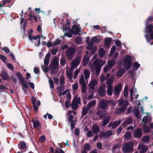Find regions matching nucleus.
Wrapping results in <instances>:
<instances>
[{
	"label": "nucleus",
	"instance_id": "nucleus-1",
	"mask_svg": "<svg viewBox=\"0 0 153 153\" xmlns=\"http://www.w3.org/2000/svg\"><path fill=\"white\" fill-rule=\"evenodd\" d=\"M134 143L132 141L125 143L122 147L123 152L124 153L129 152L133 149Z\"/></svg>",
	"mask_w": 153,
	"mask_h": 153
},
{
	"label": "nucleus",
	"instance_id": "nucleus-2",
	"mask_svg": "<svg viewBox=\"0 0 153 153\" xmlns=\"http://www.w3.org/2000/svg\"><path fill=\"white\" fill-rule=\"evenodd\" d=\"M111 103L112 101L111 100L102 99L99 102V108L101 110H105L107 108L108 105Z\"/></svg>",
	"mask_w": 153,
	"mask_h": 153
},
{
	"label": "nucleus",
	"instance_id": "nucleus-3",
	"mask_svg": "<svg viewBox=\"0 0 153 153\" xmlns=\"http://www.w3.org/2000/svg\"><path fill=\"white\" fill-rule=\"evenodd\" d=\"M75 51V49L74 48H69L65 51V54L67 57L70 60L72 59L74 57Z\"/></svg>",
	"mask_w": 153,
	"mask_h": 153
},
{
	"label": "nucleus",
	"instance_id": "nucleus-4",
	"mask_svg": "<svg viewBox=\"0 0 153 153\" xmlns=\"http://www.w3.org/2000/svg\"><path fill=\"white\" fill-rule=\"evenodd\" d=\"M106 86L104 84H102L99 87L98 91V93L101 97L105 96L106 94L105 90Z\"/></svg>",
	"mask_w": 153,
	"mask_h": 153
},
{
	"label": "nucleus",
	"instance_id": "nucleus-5",
	"mask_svg": "<svg viewBox=\"0 0 153 153\" xmlns=\"http://www.w3.org/2000/svg\"><path fill=\"white\" fill-rule=\"evenodd\" d=\"M133 134L134 138H140L143 135L141 129L140 128H137L136 130L133 131Z\"/></svg>",
	"mask_w": 153,
	"mask_h": 153
},
{
	"label": "nucleus",
	"instance_id": "nucleus-6",
	"mask_svg": "<svg viewBox=\"0 0 153 153\" xmlns=\"http://www.w3.org/2000/svg\"><path fill=\"white\" fill-rule=\"evenodd\" d=\"M80 31L81 29L79 27L75 25H73L71 28V33L72 34H75V36L76 34L80 35V34L79 32Z\"/></svg>",
	"mask_w": 153,
	"mask_h": 153
},
{
	"label": "nucleus",
	"instance_id": "nucleus-7",
	"mask_svg": "<svg viewBox=\"0 0 153 153\" xmlns=\"http://www.w3.org/2000/svg\"><path fill=\"white\" fill-rule=\"evenodd\" d=\"M126 108L127 107H126L124 105H122L120 108H116L115 113L116 114L119 115L124 112Z\"/></svg>",
	"mask_w": 153,
	"mask_h": 153
},
{
	"label": "nucleus",
	"instance_id": "nucleus-8",
	"mask_svg": "<svg viewBox=\"0 0 153 153\" xmlns=\"http://www.w3.org/2000/svg\"><path fill=\"white\" fill-rule=\"evenodd\" d=\"M105 62L98 59H96L93 63L95 67H101L105 63Z\"/></svg>",
	"mask_w": 153,
	"mask_h": 153
},
{
	"label": "nucleus",
	"instance_id": "nucleus-9",
	"mask_svg": "<svg viewBox=\"0 0 153 153\" xmlns=\"http://www.w3.org/2000/svg\"><path fill=\"white\" fill-rule=\"evenodd\" d=\"M81 59L79 57H77L74 59L71 63V67H76L80 63Z\"/></svg>",
	"mask_w": 153,
	"mask_h": 153
},
{
	"label": "nucleus",
	"instance_id": "nucleus-10",
	"mask_svg": "<svg viewBox=\"0 0 153 153\" xmlns=\"http://www.w3.org/2000/svg\"><path fill=\"white\" fill-rule=\"evenodd\" d=\"M122 85L120 83L119 84L117 85L114 87V94L115 95H117L121 91Z\"/></svg>",
	"mask_w": 153,
	"mask_h": 153
},
{
	"label": "nucleus",
	"instance_id": "nucleus-11",
	"mask_svg": "<svg viewBox=\"0 0 153 153\" xmlns=\"http://www.w3.org/2000/svg\"><path fill=\"white\" fill-rule=\"evenodd\" d=\"M111 117L109 116H106L104 117L102 119V126H105L109 122L110 120Z\"/></svg>",
	"mask_w": 153,
	"mask_h": 153
},
{
	"label": "nucleus",
	"instance_id": "nucleus-12",
	"mask_svg": "<svg viewBox=\"0 0 153 153\" xmlns=\"http://www.w3.org/2000/svg\"><path fill=\"white\" fill-rule=\"evenodd\" d=\"M86 54L85 55L83 60V66H85L88 64L89 58L88 56L89 52L88 51L86 52Z\"/></svg>",
	"mask_w": 153,
	"mask_h": 153
},
{
	"label": "nucleus",
	"instance_id": "nucleus-13",
	"mask_svg": "<svg viewBox=\"0 0 153 153\" xmlns=\"http://www.w3.org/2000/svg\"><path fill=\"white\" fill-rule=\"evenodd\" d=\"M59 64V59L55 57L53 59L51 64V67H57Z\"/></svg>",
	"mask_w": 153,
	"mask_h": 153
},
{
	"label": "nucleus",
	"instance_id": "nucleus-14",
	"mask_svg": "<svg viewBox=\"0 0 153 153\" xmlns=\"http://www.w3.org/2000/svg\"><path fill=\"white\" fill-rule=\"evenodd\" d=\"M124 61L126 63L128 66H131L132 62L131 61V57L129 55H126L124 59Z\"/></svg>",
	"mask_w": 153,
	"mask_h": 153
},
{
	"label": "nucleus",
	"instance_id": "nucleus-15",
	"mask_svg": "<svg viewBox=\"0 0 153 153\" xmlns=\"http://www.w3.org/2000/svg\"><path fill=\"white\" fill-rule=\"evenodd\" d=\"M51 56V54L50 53H48L45 56L44 60V64L45 66H47L49 63V58Z\"/></svg>",
	"mask_w": 153,
	"mask_h": 153
},
{
	"label": "nucleus",
	"instance_id": "nucleus-16",
	"mask_svg": "<svg viewBox=\"0 0 153 153\" xmlns=\"http://www.w3.org/2000/svg\"><path fill=\"white\" fill-rule=\"evenodd\" d=\"M97 82L95 79H93L90 82L89 85V87L91 89L94 88V87L97 84Z\"/></svg>",
	"mask_w": 153,
	"mask_h": 153
},
{
	"label": "nucleus",
	"instance_id": "nucleus-17",
	"mask_svg": "<svg viewBox=\"0 0 153 153\" xmlns=\"http://www.w3.org/2000/svg\"><path fill=\"white\" fill-rule=\"evenodd\" d=\"M33 126L34 128H36L38 127L41 128L42 126L40 124V123L39 120H34V119H33Z\"/></svg>",
	"mask_w": 153,
	"mask_h": 153
},
{
	"label": "nucleus",
	"instance_id": "nucleus-18",
	"mask_svg": "<svg viewBox=\"0 0 153 153\" xmlns=\"http://www.w3.org/2000/svg\"><path fill=\"white\" fill-rule=\"evenodd\" d=\"M92 131L94 134H97L100 131L99 127L96 125H94L92 127Z\"/></svg>",
	"mask_w": 153,
	"mask_h": 153
},
{
	"label": "nucleus",
	"instance_id": "nucleus-19",
	"mask_svg": "<svg viewBox=\"0 0 153 153\" xmlns=\"http://www.w3.org/2000/svg\"><path fill=\"white\" fill-rule=\"evenodd\" d=\"M118 105L119 106L124 105L126 107H127V106L128 105V102L126 100L124 101V100L122 99L119 101Z\"/></svg>",
	"mask_w": 153,
	"mask_h": 153
},
{
	"label": "nucleus",
	"instance_id": "nucleus-20",
	"mask_svg": "<svg viewBox=\"0 0 153 153\" xmlns=\"http://www.w3.org/2000/svg\"><path fill=\"white\" fill-rule=\"evenodd\" d=\"M113 86H107V94L109 96H111L113 94Z\"/></svg>",
	"mask_w": 153,
	"mask_h": 153
},
{
	"label": "nucleus",
	"instance_id": "nucleus-21",
	"mask_svg": "<svg viewBox=\"0 0 153 153\" xmlns=\"http://www.w3.org/2000/svg\"><path fill=\"white\" fill-rule=\"evenodd\" d=\"M121 123L120 120H119L118 121H116L114 123H112V128L113 129L117 127Z\"/></svg>",
	"mask_w": 153,
	"mask_h": 153
},
{
	"label": "nucleus",
	"instance_id": "nucleus-22",
	"mask_svg": "<svg viewBox=\"0 0 153 153\" xmlns=\"http://www.w3.org/2000/svg\"><path fill=\"white\" fill-rule=\"evenodd\" d=\"M96 104V102L94 101H92L88 103L86 108L89 111L91 107Z\"/></svg>",
	"mask_w": 153,
	"mask_h": 153
},
{
	"label": "nucleus",
	"instance_id": "nucleus-23",
	"mask_svg": "<svg viewBox=\"0 0 153 153\" xmlns=\"http://www.w3.org/2000/svg\"><path fill=\"white\" fill-rule=\"evenodd\" d=\"M1 76L3 80H6L8 79V76L7 74L4 71H2L1 74Z\"/></svg>",
	"mask_w": 153,
	"mask_h": 153
},
{
	"label": "nucleus",
	"instance_id": "nucleus-24",
	"mask_svg": "<svg viewBox=\"0 0 153 153\" xmlns=\"http://www.w3.org/2000/svg\"><path fill=\"white\" fill-rule=\"evenodd\" d=\"M83 74L85 79H88L89 77L90 73L88 69L84 70L83 71Z\"/></svg>",
	"mask_w": 153,
	"mask_h": 153
},
{
	"label": "nucleus",
	"instance_id": "nucleus-25",
	"mask_svg": "<svg viewBox=\"0 0 153 153\" xmlns=\"http://www.w3.org/2000/svg\"><path fill=\"white\" fill-rule=\"evenodd\" d=\"M114 81V79L112 77L109 78L106 81V84L107 86H113L111 84Z\"/></svg>",
	"mask_w": 153,
	"mask_h": 153
},
{
	"label": "nucleus",
	"instance_id": "nucleus-26",
	"mask_svg": "<svg viewBox=\"0 0 153 153\" xmlns=\"http://www.w3.org/2000/svg\"><path fill=\"white\" fill-rule=\"evenodd\" d=\"M125 70L123 68H121L118 71L117 73V77L121 76L125 72Z\"/></svg>",
	"mask_w": 153,
	"mask_h": 153
},
{
	"label": "nucleus",
	"instance_id": "nucleus-27",
	"mask_svg": "<svg viewBox=\"0 0 153 153\" xmlns=\"http://www.w3.org/2000/svg\"><path fill=\"white\" fill-rule=\"evenodd\" d=\"M138 149H141L140 153H144L146 152L148 150L147 147H144V146H138Z\"/></svg>",
	"mask_w": 153,
	"mask_h": 153
},
{
	"label": "nucleus",
	"instance_id": "nucleus-28",
	"mask_svg": "<svg viewBox=\"0 0 153 153\" xmlns=\"http://www.w3.org/2000/svg\"><path fill=\"white\" fill-rule=\"evenodd\" d=\"M67 77L69 79L70 81L72 80V77L73 76L72 72L71 71H66Z\"/></svg>",
	"mask_w": 153,
	"mask_h": 153
},
{
	"label": "nucleus",
	"instance_id": "nucleus-29",
	"mask_svg": "<svg viewBox=\"0 0 153 153\" xmlns=\"http://www.w3.org/2000/svg\"><path fill=\"white\" fill-rule=\"evenodd\" d=\"M16 76L18 79L21 82H24L25 79H23L22 75L20 72H16Z\"/></svg>",
	"mask_w": 153,
	"mask_h": 153
},
{
	"label": "nucleus",
	"instance_id": "nucleus-30",
	"mask_svg": "<svg viewBox=\"0 0 153 153\" xmlns=\"http://www.w3.org/2000/svg\"><path fill=\"white\" fill-rule=\"evenodd\" d=\"M98 53L100 56V57H102L104 56L105 54V51L103 48H101L99 50Z\"/></svg>",
	"mask_w": 153,
	"mask_h": 153
},
{
	"label": "nucleus",
	"instance_id": "nucleus-31",
	"mask_svg": "<svg viewBox=\"0 0 153 153\" xmlns=\"http://www.w3.org/2000/svg\"><path fill=\"white\" fill-rule=\"evenodd\" d=\"M123 94L124 98L125 97L127 98L128 96V89L127 86L125 87L124 90Z\"/></svg>",
	"mask_w": 153,
	"mask_h": 153
},
{
	"label": "nucleus",
	"instance_id": "nucleus-32",
	"mask_svg": "<svg viewBox=\"0 0 153 153\" xmlns=\"http://www.w3.org/2000/svg\"><path fill=\"white\" fill-rule=\"evenodd\" d=\"M71 107L73 111L75 110L77 108V104L76 103V102H74V100H73L71 104Z\"/></svg>",
	"mask_w": 153,
	"mask_h": 153
},
{
	"label": "nucleus",
	"instance_id": "nucleus-33",
	"mask_svg": "<svg viewBox=\"0 0 153 153\" xmlns=\"http://www.w3.org/2000/svg\"><path fill=\"white\" fill-rule=\"evenodd\" d=\"M131 135V133L130 132H126L123 136L124 138L126 140H128L130 139Z\"/></svg>",
	"mask_w": 153,
	"mask_h": 153
},
{
	"label": "nucleus",
	"instance_id": "nucleus-34",
	"mask_svg": "<svg viewBox=\"0 0 153 153\" xmlns=\"http://www.w3.org/2000/svg\"><path fill=\"white\" fill-rule=\"evenodd\" d=\"M51 75L56 74L57 72L59 69L58 68H51Z\"/></svg>",
	"mask_w": 153,
	"mask_h": 153
},
{
	"label": "nucleus",
	"instance_id": "nucleus-35",
	"mask_svg": "<svg viewBox=\"0 0 153 153\" xmlns=\"http://www.w3.org/2000/svg\"><path fill=\"white\" fill-rule=\"evenodd\" d=\"M111 42V39L109 38H107L105 40V44L106 47L109 46Z\"/></svg>",
	"mask_w": 153,
	"mask_h": 153
},
{
	"label": "nucleus",
	"instance_id": "nucleus-36",
	"mask_svg": "<svg viewBox=\"0 0 153 153\" xmlns=\"http://www.w3.org/2000/svg\"><path fill=\"white\" fill-rule=\"evenodd\" d=\"M65 63V57L64 56H62L60 60V63L62 66H64Z\"/></svg>",
	"mask_w": 153,
	"mask_h": 153
},
{
	"label": "nucleus",
	"instance_id": "nucleus-37",
	"mask_svg": "<svg viewBox=\"0 0 153 153\" xmlns=\"http://www.w3.org/2000/svg\"><path fill=\"white\" fill-rule=\"evenodd\" d=\"M143 129L145 133L148 132L150 131L149 127L148 126L145 125H143Z\"/></svg>",
	"mask_w": 153,
	"mask_h": 153
},
{
	"label": "nucleus",
	"instance_id": "nucleus-38",
	"mask_svg": "<svg viewBox=\"0 0 153 153\" xmlns=\"http://www.w3.org/2000/svg\"><path fill=\"white\" fill-rule=\"evenodd\" d=\"M79 81L80 84L82 86L86 85L83 75L81 76L80 78L79 79Z\"/></svg>",
	"mask_w": 153,
	"mask_h": 153
},
{
	"label": "nucleus",
	"instance_id": "nucleus-39",
	"mask_svg": "<svg viewBox=\"0 0 153 153\" xmlns=\"http://www.w3.org/2000/svg\"><path fill=\"white\" fill-rule=\"evenodd\" d=\"M112 134V131H108L104 132V137L108 138L111 136Z\"/></svg>",
	"mask_w": 153,
	"mask_h": 153
},
{
	"label": "nucleus",
	"instance_id": "nucleus-40",
	"mask_svg": "<svg viewBox=\"0 0 153 153\" xmlns=\"http://www.w3.org/2000/svg\"><path fill=\"white\" fill-rule=\"evenodd\" d=\"M20 147L21 149H25L27 147L26 143L24 141H22L20 143Z\"/></svg>",
	"mask_w": 153,
	"mask_h": 153
},
{
	"label": "nucleus",
	"instance_id": "nucleus-41",
	"mask_svg": "<svg viewBox=\"0 0 153 153\" xmlns=\"http://www.w3.org/2000/svg\"><path fill=\"white\" fill-rule=\"evenodd\" d=\"M149 137L148 136H145L143 137L142 141L143 142L146 143L148 142L149 140Z\"/></svg>",
	"mask_w": 153,
	"mask_h": 153
},
{
	"label": "nucleus",
	"instance_id": "nucleus-42",
	"mask_svg": "<svg viewBox=\"0 0 153 153\" xmlns=\"http://www.w3.org/2000/svg\"><path fill=\"white\" fill-rule=\"evenodd\" d=\"M134 116H136L137 119L140 118L139 111L137 108H135L134 109Z\"/></svg>",
	"mask_w": 153,
	"mask_h": 153
},
{
	"label": "nucleus",
	"instance_id": "nucleus-43",
	"mask_svg": "<svg viewBox=\"0 0 153 153\" xmlns=\"http://www.w3.org/2000/svg\"><path fill=\"white\" fill-rule=\"evenodd\" d=\"M125 121L128 125L130 124L133 122V119L132 117H129V118L126 119Z\"/></svg>",
	"mask_w": 153,
	"mask_h": 153
},
{
	"label": "nucleus",
	"instance_id": "nucleus-44",
	"mask_svg": "<svg viewBox=\"0 0 153 153\" xmlns=\"http://www.w3.org/2000/svg\"><path fill=\"white\" fill-rule=\"evenodd\" d=\"M88 110L85 107H84L83 109L82 113V117L86 115L88 113Z\"/></svg>",
	"mask_w": 153,
	"mask_h": 153
},
{
	"label": "nucleus",
	"instance_id": "nucleus-45",
	"mask_svg": "<svg viewBox=\"0 0 153 153\" xmlns=\"http://www.w3.org/2000/svg\"><path fill=\"white\" fill-rule=\"evenodd\" d=\"M60 84L64 85L65 82L64 81V77L63 76H62L60 78Z\"/></svg>",
	"mask_w": 153,
	"mask_h": 153
},
{
	"label": "nucleus",
	"instance_id": "nucleus-46",
	"mask_svg": "<svg viewBox=\"0 0 153 153\" xmlns=\"http://www.w3.org/2000/svg\"><path fill=\"white\" fill-rule=\"evenodd\" d=\"M115 63V62L114 60H112L109 61L108 62V66L110 67H112L113 66Z\"/></svg>",
	"mask_w": 153,
	"mask_h": 153
},
{
	"label": "nucleus",
	"instance_id": "nucleus-47",
	"mask_svg": "<svg viewBox=\"0 0 153 153\" xmlns=\"http://www.w3.org/2000/svg\"><path fill=\"white\" fill-rule=\"evenodd\" d=\"M84 149L85 150L88 151L91 149V146L89 144H86L84 146Z\"/></svg>",
	"mask_w": 153,
	"mask_h": 153
},
{
	"label": "nucleus",
	"instance_id": "nucleus-48",
	"mask_svg": "<svg viewBox=\"0 0 153 153\" xmlns=\"http://www.w3.org/2000/svg\"><path fill=\"white\" fill-rule=\"evenodd\" d=\"M98 41L97 38L96 37H94L91 39L90 43L91 44L93 45L95 42Z\"/></svg>",
	"mask_w": 153,
	"mask_h": 153
},
{
	"label": "nucleus",
	"instance_id": "nucleus-49",
	"mask_svg": "<svg viewBox=\"0 0 153 153\" xmlns=\"http://www.w3.org/2000/svg\"><path fill=\"white\" fill-rule=\"evenodd\" d=\"M25 80H24V82H21L23 88L22 89L24 91H25L26 88H28V86L25 84Z\"/></svg>",
	"mask_w": 153,
	"mask_h": 153
},
{
	"label": "nucleus",
	"instance_id": "nucleus-50",
	"mask_svg": "<svg viewBox=\"0 0 153 153\" xmlns=\"http://www.w3.org/2000/svg\"><path fill=\"white\" fill-rule=\"evenodd\" d=\"M40 36L39 35H36V36H33V39H34V40L37 39L38 38L39 39V41H38V46H39V45H40Z\"/></svg>",
	"mask_w": 153,
	"mask_h": 153
},
{
	"label": "nucleus",
	"instance_id": "nucleus-51",
	"mask_svg": "<svg viewBox=\"0 0 153 153\" xmlns=\"http://www.w3.org/2000/svg\"><path fill=\"white\" fill-rule=\"evenodd\" d=\"M49 84L50 87L51 89L54 88L53 82L52 79H49Z\"/></svg>",
	"mask_w": 153,
	"mask_h": 153
},
{
	"label": "nucleus",
	"instance_id": "nucleus-52",
	"mask_svg": "<svg viewBox=\"0 0 153 153\" xmlns=\"http://www.w3.org/2000/svg\"><path fill=\"white\" fill-rule=\"evenodd\" d=\"M39 142L41 143H42L45 140V137L44 135H42L39 138Z\"/></svg>",
	"mask_w": 153,
	"mask_h": 153
},
{
	"label": "nucleus",
	"instance_id": "nucleus-53",
	"mask_svg": "<svg viewBox=\"0 0 153 153\" xmlns=\"http://www.w3.org/2000/svg\"><path fill=\"white\" fill-rule=\"evenodd\" d=\"M1 50L4 51L5 52L7 53H9L10 52V51L9 49L6 47L1 48Z\"/></svg>",
	"mask_w": 153,
	"mask_h": 153
},
{
	"label": "nucleus",
	"instance_id": "nucleus-54",
	"mask_svg": "<svg viewBox=\"0 0 153 153\" xmlns=\"http://www.w3.org/2000/svg\"><path fill=\"white\" fill-rule=\"evenodd\" d=\"M116 47L115 46H113L111 49L110 51V54L111 55H112L116 51Z\"/></svg>",
	"mask_w": 153,
	"mask_h": 153
},
{
	"label": "nucleus",
	"instance_id": "nucleus-55",
	"mask_svg": "<svg viewBox=\"0 0 153 153\" xmlns=\"http://www.w3.org/2000/svg\"><path fill=\"white\" fill-rule=\"evenodd\" d=\"M96 114L97 115H98L99 116L100 119L102 118L103 117L102 111H98L97 112Z\"/></svg>",
	"mask_w": 153,
	"mask_h": 153
},
{
	"label": "nucleus",
	"instance_id": "nucleus-56",
	"mask_svg": "<svg viewBox=\"0 0 153 153\" xmlns=\"http://www.w3.org/2000/svg\"><path fill=\"white\" fill-rule=\"evenodd\" d=\"M93 135L92 131L91 130H89L87 133V136L88 137H92Z\"/></svg>",
	"mask_w": 153,
	"mask_h": 153
},
{
	"label": "nucleus",
	"instance_id": "nucleus-57",
	"mask_svg": "<svg viewBox=\"0 0 153 153\" xmlns=\"http://www.w3.org/2000/svg\"><path fill=\"white\" fill-rule=\"evenodd\" d=\"M70 101L69 100H68L66 101L65 102V106L67 108H68L70 107Z\"/></svg>",
	"mask_w": 153,
	"mask_h": 153
},
{
	"label": "nucleus",
	"instance_id": "nucleus-58",
	"mask_svg": "<svg viewBox=\"0 0 153 153\" xmlns=\"http://www.w3.org/2000/svg\"><path fill=\"white\" fill-rule=\"evenodd\" d=\"M95 74L97 76H98L101 70V68H95Z\"/></svg>",
	"mask_w": 153,
	"mask_h": 153
},
{
	"label": "nucleus",
	"instance_id": "nucleus-59",
	"mask_svg": "<svg viewBox=\"0 0 153 153\" xmlns=\"http://www.w3.org/2000/svg\"><path fill=\"white\" fill-rule=\"evenodd\" d=\"M60 43V41L59 39H56L55 42L53 43V46L54 47L55 46L57 45Z\"/></svg>",
	"mask_w": 153,
	"mask_h": 153
},
{
	"label": "nucleus",
	"instance_id": "nucleus-60",
	"mask_svg": "<svg viewBox=\"0 0 153 153\" xmlns=\"http://www.w3.org/2000/svg\"><path fill=\"white\" fill-rule=\"evenodd\" d=\"M73 116L72 115H70L68 117V123H69L71 122L72 121H74V120H73Z\"/></svg>",
	"mask_w": 153,
	"mask_h": 153
},
{
	"label": "nucleus",
	"instance_id": "nucleus-61",
	"mask_svg": "<svg viewBox=\"0 0 153 153\" xmlns=\"http://www.w3.org/2000/svg\"><path fill=\"white\" fill-rule=\"evenodd\" d=\"M97 148L99 149H101L102 148V145L100 142H99L97 143Z\"/></svg>",
	"mask_w": 153,
	"mask_h": 153
},
{
	"label": "nucleus",
	"instance_id": "nucleus-62",
	"mask_svg": "<svg viewBox=\"0 0 153 153\" xmlns=\"http://www.w3.org/2000/svg\"><path fill=\"white\" fill-rule=\"evenodd\" d=\"M73 89L75 91L77 90L78 88V84L77 83H75L74 85H72Z\"/></svg>",
	"mask_w": 153,
	"mask_h": 153
},
{
	"label": "nucleus",
	"instance_id": "nucleus-63",
	"mask_svg": "<svg viewBox=\"0 0 153 153\" xmlns=\"http://www.w3.org/2000/svg\"><path fill=\"white\" fill-rule=\"evenodd\" d=\"M75 134L76 136H78L80 134L79 129L78 128H76L75 131Z\"/></svg>",
	"mask_w": 153,
	"mask_h": 153
},
{
	"label": "nucleus",
	"instance_id": "nucleus-64",
	"mask_svg": "<svg viewBox=\"0 0 153 153\" xmlns=\"http://www.w3.org/2000/svg\"><path fill=\"white\" fill-rule=\"evenodd\" d=\"M58 50L57 49H54L52 50L51 51V54L53 55H55L56 54V52L58 51Z\"/></svg>",
	"mask_w": 153,
	"mask_h": 153
}]
</instances>
